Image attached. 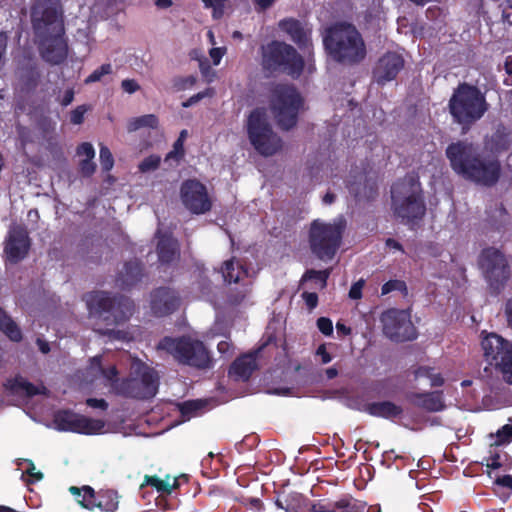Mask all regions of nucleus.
<instances>
[{
  "mask_svg": "<svg viewBox=\"0 0 512 512\" xmlns=\"http://www.w3.org/2000/svg\"><path fill=\"white\" fill-rule=\"evenodd\" d=\"M511 146L510 132L498 124L491 135L483 139V150L466 140L449 144L445 150L452 170L465 180L484 187L495 186L502 172L499 155Z\"/></svg>",
  "mask_w": 512,
  "mask_h": 512,
  "instance_id": "nucleus-1",
  "label": "nucleus"
},
{
  "mask_svg": "<svg viewBox=\"0 0 512 512\" xmlns=\"http://www.w3.org/2000/svg\"><path fill=\"white\" fill-rule=\"evenodd\" d=\"M261 67L269 75L284 74L298 79L305 67L304 58L297 49L283 41L273 40L260 47Z\"/></svg>",
  "mask_w": 512,
  "mask_h": 512,
  "instance_id": "nucleus-2",
  "label": "nucleus"
},
{
  "mask_svg": "<svg viewBox=\"0 0 512 512\" xmlns=\"http://www.w3.org/2000/svg\"><path fill=\"white\" fill-rule=\"evenodd\" d=\"M394 214L411 229L419 225L426 214L423 191L417 177L407 176L392 189Z\"/></svg>",
  "mask_w": 512,
  "mask_h": 512,
  "instance_id": "nucleus-3",
  "label": "nucleus"
},
{
  "mask_svg": "<svg viewBox=\"0 0 512 512\" xmlns=\"http://www.w3.org/2000/svg\"><path fill=\"white\" fill-rule=\"evenodd\" d=\"M448 106L453 120L461 125L463 133H466L488 110L485 96L478 87L468 83L458 85Z\"/></svg>",
  "mask_w": 512,
  "mask_h": 512,
  "instance_id": "nucleus-4",
  "label": "nucleus"
},
{
  "mask_svg": "<svg viewBox=\"0 0 512 512\" xmlns=\"http://www.w3.org/2000/svg\"><path fill=\"white\" fill-rule=\"evenodd\" d=\"M157 349L170 354L179 364L205 370L213 367V358L205 344L190 336H165Z\"/></svg>",
  "mask_w": 512,
  "mask_h": 512,
  "instance_id": "nucleus-5",
  "label": "nucleus"
},
{
  "mask_svg": "<svg viewBox=\"0 0 512 512\" xmlns=\"http://www.w3.org/2000/svg\"><path fill=\"white\" fill-rule=\"evenodd\" d=\"M87 307L91 314L103 317L108 325H119L130 319L134 312L131 298L106 291H92L85 295Z\"/></svg>",
  "mask_w": 512,
  "mask_h": 512,
  "instance_id": "nucleus-6",
  "label": "nucleus"
},
{
  "mask_svg": "<svg viewBox=\"0 0 512 512\" xmlns=\"http://www.w3.org/2000/svg\"><path fill=\"white\" fill-rule=\"evenodd\" d=\"M304 107V99L292 84H276L270 95V109L278 126L285 131L294 128Z\"/></svg>",
  "mask_w": 512,
  "mask_h": 512,
  "instance_id": "nucleus-7",
  "label": "nucleus"
},
{
  "mask_svg": "<svg viewBox=\"0 0 512 512\" xmlns=\"http://www.w3.org/2000/svg\"><path fill=\"white\" fill-rule=\"evenodd\" d=\"M344 228L342 223L313 220L308 233L312 254L322 261L332 260L341 245Z\"/></svg>",
  "mask_w": 512,
  "mask_h": 512,
  "instance_id": "nucleus-8",
  "label": "nucleus"
},
{
  "mask_svg": "<svg viewBox=\"0 0 512 512\" xmlns=\"http://www.w3.org/2000/svg\"><path fill=\"white\" fill-rule=\"evenodd\" d=\"M247 135L251 145L262 156L269 157L278 153L283 141L269 123L264 109L252 110L247 119Z\"/></svg>",
  "mask_w": 512,
  "mask_h": 512,
  "instance_id": "nucleus-9",
  "label": "nucleus"
},
{
  "mask_svg": "<svg viewBox=\"0 0 512 512\" xmlns=\"http://www.w3.org/2000/svg\"><path fill=\"white\" fill-rule=\"evenodd\" d=\"M477 264L491 294L499 295L511 277V268L505 254L495 247L484 248L478 256Z\"/></svg>",
  "mask_w": 512,
  "mask_h": 512,
  "instance_id": "nucleus-10",
  "label": "nucleus"
},
{
  "mask_svg": "<svg viewBox=\"0 0 512 512\" xmlns=\"http://www.w3.org/2000/svg\"><path fill=\"white\" fill-rule=\"evenodd\" d=\"M323 44L328 55L341 64L354 65L366 56L362 34H325Z\"/></svg>",
  "mask_w": 512,
  "mask_h": 512,
  "instance_id": "nucleus-11",
  "label": "nucleus"
},
{
  "mask_svg": "<svg viewBox=\"0 0 512 512\" xmlns=\"http://www.w3.org/2000/svg\"><path fill=\"white\" fill-rule=\"evenodd\" d=\"M481 346L489 365L501 372L506 383L512 384V343L496 333H489L482 339Z\"/></svg>",
  "mask_w": 512,
  "mask_h": 512,
  "instance_id": "nucleus-12",
  "label": "nucleus"
},
{
  "mask_svg": "<svg viewBox=\"0 0 512 512\" xmlns=\"http://www.w3.org/2000/svg\"><path fill=\"white\" fill-rule=\"evenodd\" d=\"M380 321L384 335L392 341L405 342L417 337V331L408 310L390 308L381 314Z\"/></svg>",
  "mask_w": 512,
  "mask_h": 512,
  "instance_id": "nucleus-13",
  "label": "nucleus"
},
{
  "mask_svg": "<svg viewBox=\"0 0 512 512\" xmlns=\"http://www.w3.org/2000/svg\"><path fill=\"white\" fill-rule=\"evenodd\" d=\"M159 377L157 372L145 366L139 377L123 379L118 385V393L134 399H150L158 391Z\"/></svg>",
  "mask_w": 512,
  "mask_h": 512,
  "instance_id": "nucleus-14",
  "label": "nucleus"
},
{
  "mask_svg": "<svg viewBox=\"0 0 512 512\" xmlns=\"http://www.w3.org/2000/svg\"><path fill=\"white\" fill-rule=\"evenodd\" d=\"M53 423L59 431L73 432L85 435L100 433L105 423L99 419H93L85 415L73 412L69 409L58 410L53 416Z\"/></svg>",
  "mask_w": 512,
  "mask_h": 512,
  "instance_id": "nucleus-15",
  "label": "nucleus"
},
{
  "mask_svg": "<svg viewBox=\"0 0 512 512\" xmlns=\"http://www.w3.org/2000/svg\"><path fill=\"white\" fill-rule=\"evenodd\" d=\"M184 206L193 214H205L211 210L212 202L206 186L197 179L185 180L180 188Z\"/></svg>",
  "mask_w": 512,
  "mask_h": 512,
  "instance_id": "nucleus-16",
  "label": "nucleus"
},
{
  "mask_svg": "<svg viewBox=\"0 0 512 512\" xmlns=\"http://www.w3.org/2000/svg\"><path fill=\"white\" fill-rule=\"evenodd\" d=\"M405 60L400 53L388 51L383 54L375 63L372 69V80L379 86L396 79L399 72L404 68Z\"/></svg>",
  "mask_w": 512,
  "mask_h": 512,
  "instance_id": "nucleus-17",
  "label": "nucleus"
},
{
  "mask_svg": "<svg viewBox=\"0 0 512 512\" xmlns=\"http://www.w3.org/2000/svg\"><path fill=\"white\" fill-rule=\"evenodd\" d=\"M39 36V52L43 60L50 64H60L65 61L68 53L66 34H35Z\"/></svg>",
  "mask_w": 512,
  "mask_h": 512,
  "instance_id": "nucleus-18",
  "label": "nucleus"
},
{
  "mask_svg": "<svg viewBox=\"0 0 512 512\" xmlns=\"http://www.w3.org/2000/svg\"><path fill=\"white\" fill-rule=\"evenodd\" d=\"M31 247V239L25 226L15 225L10 228L4 247V253L11 263L22 261Z\"/></svg>",
  "mask_w": 512,
  "mask_h": 512,
  "instance_id": "nucleus-19",
  "label": "nucleus"
},
{
  "mask_svg": "<svg viewBox=\"0 0 512 512\" xmlns=\"http://www.w3.org/2000/svg\"><path fill=\"white\" fill-rule=\"evenodd\" d=\"M32 19L36 32H63L62 11L57 3L47 7L38 5L32 12Z\"/></svg>",
  "mask_w": 512,
  "mask_h": 512,
  "instance_id": "nucleus-20",
  "label": "nucleus"
},
{
  "mask_svg": "<svg viewBox=\"0 0 512 512\" xmlns=\"http://www.w3.org/2000/svg\"><path fill=\"white\" fill-rule=\"evenodd\" d=\"M181 304V297L173 288L157 287L150 293V308L157 317H164L175 312Z\"/></svg>",
  "mask_w": 512,
  "mask_h": 512,
  "instance_id": "nucleus-21",
  "label": "nucleus"
},
{
  "mask_svg": "<svg viewBox=\"0 0 512 512\" xmlns=\"http://www.w3.org/2000/svg\"><path fill=\"white\" fill-rule=\"evenodd\" d=\"M145 277L144 263L134 258L124 262L122 268L116 274L115 283L120 289L129 291L141 283Z\"/></svg>",
  "mask_w": 512,
  "mask_h": 512,
  "instance_id": "nucleus-22",
  "label": "nucleus"
},
{
  "mask_svg": "<svg viewBox=\"0 0 512 512\" xmlns=\"http://www.w3.org/2000/svg\"><path fill=\"white\" fill-rule=\"evenodd\" d=\"M17 87L22 93H31L40 83L41 72L36 63L27 61L20 65L16 72Z\"/></svg>",
  "mask_w": 512,
  "mask_h": 512,
  "instance_id": "nucleus-23",
  "label": "nucleus"
},
{
  "mask_svg": "<svg viewBox=\"0 0 512 512\" xmlns=\"http://www.w3.org/2000/svg\"><path fill=\"white\" fill-rule=\"evenodd\" d=\"M406 399L413 406L428 412H438L445 407L442 391L409 392Z\"/></svg>",
  "mask_w": 512,
  "mask_h": 512,
  "instance_id": "nucleus-24",
  "label": "nucleus"
},
{
  "mask_svg": "<svg viewBox=\"0 0 512 512\" xmlns=\"http://www.w3.org/2000/svg\"><path fill=\"white\" fill-rule=\"evenodd\" d=\"M257 368L256 354L246 353L232 362L228 375L236 381H248Z\"/></svg>",
  "mask_w": 512,
  "mask_h": 512,
  "instance_id": "nucleus-25",
  "label": "nucleus"
},
{
  "mask_svg": "<svg viewBox=\"0 0 512 512\" xmlns=\"http://www.w3.org/2000/svg\"><path fill=\"white\" fill-rule=\"evenodd\" d=\"M4 386L12 394L24 395L26 397L47 395L48 393V390L44 385L36 386L20 375L7 380Z\"/></svg>",
  "mask_w": 512,
  "mask_h": 512,
  "instance_id": "nucleus-26",
  "label": "nucleus"
},
{
  "mask_svg": "<svg viewBox=\"0 0 512 512\" xmlns=\"http://www.w3.org/2000/svg\"><path fill=\"white\" fill-rule=\"evenodd\" d=\"M364 411L373 417L395 419L402 415L401 406L391 401L371 402L365 405Z\"/></svg>",
  "mask_w": 512,
  "mask_h": 512,
  "instance_id": "nucleus-27",
  "label": "nucleus"
},
{
  "mask_svg": "<svg viewBox=\"0 0 512 512\" xmlns=\"http://www.w3.org/2000/svg\"><path fill=\"white\" fill-rule=\"evenodd\" d=\"M156 251L162 264H170L179 256L178 241L170 235H163L158 240Z\"/></svg>",
  "mask_w": 512,
  "mask_h": 512,
  "instance_id": "nucleus-28",
  "label": "nucleus"
},
{
  "mask_svg": "<svg viewBox=\"0 0 512 512\" xmlns=\"http://www.w3.org/2000/svg\"><path fill=\"white\" fill-rule=\"evenodd\" d=\"M119 507V495L114 489H100L96 491V500H93V510L96 508L103 512H115Z\"/></svg>",
  "mask_w": 512,
  "mask_h": 512,
  "instance_id": "nucleus-29",
  "label": "nucleus"
},
{
  "mask_svg": "<svg viewBox=\"0 0 512 512\" xmlns=\"http://www.w3.org/2000/svg\"><path fill=\"white\" fill-rule=\"evenodd\" d=\"M221 273L223 280L226 283H238L241 279L247 277L248 270L245 268L239 260L231 258L224 261L221 267Z\"/></svg>",
  "mask_w": 512,
  "mask_h": 512,
  "instance_id": "nucleus-30",
  "label": "nucleus"
},
{
  "mask_svg": "<svg viewBox=\"0 0 512 512\" xmlns=\"http://www.w3.org/2000/svg\"><path fill=\"white\" fill-rule=\"evenodd\" d=\"M68 491L74 496L75 501L84 509L93 511V500H96V491L89 485L81 487L70 486Z\"/></svg>",
  "mask_w": 512,
  "mask_h": 512,
  "instance_id": "nucleus-31",
  "label": "nucleus"
},
{
  "mask_svg": "<svg viewBox=\"0 0 512 512\" xmlns=\"http://www.w3.org/2000/svg\"><path fill=\"white\" fill-rule=\"evenodd\" d=\"M147 486L155 488L161 494L170 495L172 490L178 486V482L177 479H174L173 484H170L168 480H162L156 475H145L144 481L139 487L143 498H145V488Z\"/></svg>",
  "mask_w": 512,
  "mask_h": 512,
  "instance_id": "nucleus-32",
  "label": "nucleus"
},
{
  "mask_svg": "<svg viewBox=\"0 0 512 512\" xmlns=\"http://www.w3.org/2000/svg\"><path fill=\"white\" fill-rule=\"evenodd\" d=\"M0 330L14 342L22 339V333L18 325L7 313L0 307Z\"/></svg>",
  "mask_w": 512,
  "mask_h": 512,
  "instance_id": "nucleus-33",
  "label": "nucleus"
},
{
  "mask_svg": "<svg viewBox=\"0 0 512 512\" xmlns=\"http://www.w3.org/2000/svg\"><path fill=\"white\" fill-rule=\"evenodd\" d=\"M310 499L298 492H291L285 497L286 512H309Z\"/></svg>",
  "mask_w": 512,
  "mask_h": 512,
  "instance_id": "nucleus-34",
  "label": "nucleus"
},
{
  "mask_svg": "<svg viewBox=\"0 0 512 512\" xmlns=\"http://www.w3.org/2000/svg\"><path fill=\"white\" fill-rule=\"evenodd\" d=\"M333 510V512H368L365 508V504L350 495H346L334 501Z\"/></svg>",
  "mask_w": 512,
  "mask_h": 512,
  "instance_id": "nucleus-35",
  "label": "nucleus"
},
{
  "mask_svg": "<svg viewBox=\"0 0 512 512\" xmlns=\"http://www.w3.org/2000/svg\"><path fill=\"white\" fill-rule=\"evenodd\" d=\"M159 119L155 114H146L131 118L127 123L128 132H135L141 128L157 129Z\"/></svg>",
  "mask_w": 512,
  "mask_h": 512,
  "instance_id": "nucleus-36",
  "label": "nucleus"
},
{
  "mask_svg": "<svg viewBox=\"0 0 512 512\" xmlns=\"http://www.w3.org/2000/svg\"><path fill=\"white\" fill-rule=\"evenodd\" d=\"M181 416L188 420L205 407L202 400H188L178 405Z\"/></svg>",
  "mask_w": 512,
  "mask_h": 512,
  "instance_id": "nucleus-37",
  "label": "nucleus"
},
{
  "mask_svg": "<svg viewBox=\"0 0 512 512\" xmlns=\"http://www.w3.org/2000/svg\"><path fill=\"white\" fill-rule=\"evenodd\" d=\"M278 27L281 32H305L308 30L304 21L295 18H286L281 20Z\"/></svg>",
  "mask_w": 512,
  "mask_h": 512,
  "instance_id": "nucleus-38",
  "label": "nucleus"
},
{
  "mask_svg": "<svg viewBox=\"0 0 512 512\" xmlns=\"http://www.w3.org/2000/svg\"><path fill=\"white\" fill-rule=\"evenodd\" d=\"M161 163V157L156 154H151L145 157L138 165V170L141 173H148L155 171L159 168Z\"/></svg>",
  "mask_w": 512,
  "mask_h": 512,
  "instance_id": "nucleus-39",
  "label": "nucleus"
},
{
  "mask_svg": "<svg viewBox=\"0 0 512 512\" xmlns=\"http://www.w3.org/2000/svg\"><path fill=\"white\" fill-rule=\"evenodd\" d=\"M392 291H400L403 295H407L408 288L405 281L398 279L389 280L385 282L381 287L382 295H387Z\"/></svg>",
  "mask_w": 512,
  "mask_h": 512,
  "instance_id": "nucleus-40",
  "label": "nucleus"
},
{
  "mask_svg": "<svg viewBox=\"0 0 512 512\" xmlns=\"http://www.w3.org/2000/svg\"><path fill=\"white\" fill-rule=\"evenodd\" d=\"M331 270L330 269H324V270H314L310 269L305 272L303 275V280H318L321 282V288L326 287L327 280L330 276Z\"/></svg>",
  "mask_w": 512,
  "mask_h": 512,
  "instance_id": "nucleus-41",
  "label": "nucleus"
},
{
  "mask_svg": "<svg viewBox=\"0 0 512 512\" xmlns=\"http://www.w3.org/2000/svg\"><path fill=\"white\" fill-rule=\"evenodd\" d=\"M378 194V187L376 181L367 180L364 186V192L362 193L360 190L355 191L356 198H365L370 201L373 200Z\"/></svg>",
  "mask_w": 512,
  "mask_h": 512,
  "instance_id": "nucleus-42",
  "label": "nucleus"
},
{
  "mask_svg": "<svg viewBox=\"0 0 512 512\" xmlns=\"http://www.w3.org/2000/svg\"><path fill=\"white\" fill-rule=\"evenodd\" d=\"M206 7L212 9L213 17L218 19L223 16L229 0H202Z\"/></svg>",
  "mask_w": 512,
  "mask_h": 512,
  "instance_id": "nucleus-43",
  "label": "nucleus"
},
{
  "mask_svg": "<svg viewBox=\"0 0 512 512\" xmlns=\"http://www.w3.org/2000/svg\"><path fill=\"white\" fill-rule=\"evenodd\" d=\"M248 292L247 287H242L239 290H230L227 294L226 301L231 306L240 305L245 300Z\"/></svg>",
  "mask_w": 512,
  "mask_h": 512,
  "instance_id": "nucleus-44",
  "label": "nucleus"
},
{
  "mask_svg": "<svg viewBox=\"0 0 512 512\" xmlns=\"http://www.w3.org/2000/svg\"><path fill=\"white\" fill-rule=\"evenodd\" d=\"M112 72V65L109 63L102 64L100 67L95 69L86 79L85 83H94L102 79L103 76L108 75Z\"/></svg>",
  "mask_w": 512,
  "mask_h": 512,
  "instance_id": "nucleus-45",
  "label": "nucleus"
},
{
  "mask_svg": "<svg viewBox=\"0 0 512 512\" xmlns=\"http://www.w3.org/2000/svg\"><path fill=\"white\" fill-rule=\"evenodd\" d=\"M100 163L103 171H110L114 165V158L107 146L100 147Z\"/></svg>",
  "mask_w": 512,
  "mask_h": 512,
  "instance_id": "nucleus-46",
  "label": "nucleus"
},
{
  "mask_svg": "<svg viewBox=\"0 0 512 512\" xmlns=\"http://www.w3.org/2000/svg\"><path fill=\"white\" fill-rule=\"evenodd\" d=\"M496 444L503 445L512 442V424H505L496 432Z\"/></svg>",
  "mask_w": 512,
  "mask_h": 512,
  "instance_id": "nucleus-47",
  "label": "nucleus"
},
{
  "mask_svg": "<svg viewBox=\"0 0 512 512\" xmlns=\"http://www.w3.org/2000/svg\"><path fill=\"white\" fill-rule=\"evenodd\" d=\"M91 109L89 105L83 104L77 106L70 113V122L74 125H80L84 122L85 114Z\"/></svg>",
  "mask_w": 512,
  "mask_h": 512,
  "instance_id": "nucleus-48",
  "label": "nucleus"
},
{
  "mask_svg": "<svg viewBox=\"0 0 512 512\" xmlns=\"http://www.w3.org/2000/svg\"><path fill=\"white\" fill-rule=\"evenodd\" d=\"M334 501L318 500L310 501L309 512H333Z\"/></svg>",
  "mask_w": 512,
  "mask_h": 512,
  "instance_id": "nucleus-49",
  "label": "nucleus"
},
{
  "mask_svg": "<svg viewBox=\"0 0 512 512\" xmlns=\"http://www.w3.org/2000/svg\"><path fill=\"white\" fill-rule=\"evenodd\" d=\"M185 150H184V142L181 139H177L173 144V150L170 151L167 155L165 160L168 161L169 159H176L180 160L184 157Z\"/></svg>",
  "mask_w": 512,
  "mask_h": 512,
  "instance_id": "nucleus-50",
  "label": "nucleus"
},
{
  "mask_svg": "<svg viewBox=\"0 0 512 512\" xmlns=\"http://www.w3.org/2000/svg\"><path fill=\"white\" fill-rule=\"evenodd\" d=\"M97 332L112 340H125L127 338V332L114 328L97 329Z\"/></svg>",
  "mask_w": 512,
  "mask_h": 512,
  "instance_id": "nucleus-51",
  "label": "nucleus"
},
{
  "mask_svg": "<svg viewBox=\"0 0 512 512\" xmlns=\"http://www.w3.org/2000/svg\"><path fill=\"white\" fill-rule=\"evenodd\" d=\"M213 94H214V90L212 88H206L204 91H201V92L191 96L189 99H187L185 102L182 103V106L185 108L190 107L205 97L213 96Z\"/></svg>",
  "mask_w": 512,
  "mask_h": 512,
  "instance_id": "nucleus-52",
  "label": "nucleus"
},
{
  "mask_svg": "<svg viewBox=\"0 0 512 512\" xmlns=\"http://www.w3.org/2000/svg\"><path fill=\"white\" fill-rule=\"evenodd\" d=\"M317 328L325 336L333 334V323L328 317H319L316 322Z\"/></svg>",
  "mask_w": 512,
  "mask_h": 512,
  "instance_id": "nucleus-53",
  "label": "nucleus"
},
{
  "mask_svg": "<svg viewBox=\"0 0 512 512\" xmlns=\"http://www.w3.org/2000/svg\"><path fill=\"white\" fill-rule=\"evenodd\" d=\"M96 170V164L93 159H83L79 163V171L83 177H90Z\"/></svg>",
  "mask_w": 512,
  "mask_h": 512,
  "instance_id": "nucleus-54",
  "label": "nucleus"
},
{
  "mask_svg": "<svg viewBox=\"0 0 512 512\" xmlns=\"http://www.w3.org/2000/svg\"><path fill=\"white\" fill-rule=\"evenodd\" d=\"M234 345L232 342L223 340L217 344V350L222 357L229 359L234 355Z\"/></svg>",
  "mask_w": 512,
  "mask_h": 512,
  "instance_id": "nucleus-55",
  "label": "nucleus"
},
{
  "mask_svg": "<svg viewBox=\"0 0 512 512\" xmlns=\"http://www.w3.org/2000/svg\"><path fill=\"white\" fill-rule=\"evenodd\" d=\"M77 155L84 156L85 159H93L95 157V150L91 143L83 142L77 147Z\"/></svg>",
  "mask_w": 512,
  "mask_h": 512,
  "instance_id": "nucleus-56",
  "label": "nucleus"
},
{
  "mask_svg": "<svg viewBox=\"0 0 512 512\" xmlns=\"http://www.w3.org/2000/svg\"><path fill=\"white\" fill-rule=\"evenodd\" d=\"M197 79L195 76L190 75L186 77L179 78L175 81L174 86L177 88V90H186L188 88H191L195 85Z\"/></svg>",
  "mask_w": 512,
  "mask_h": 512,
  "instance_id": "nucleus-57",
  "label": "nucleus"
},
{
  "mask_svg": "<svg viewBox=\"0 0 512 512\" xmlns=\"http://www.w3.org/2000/svg\"><path fill=\"white\" fill-rule=\"evenodd\" d=\"M364 280L360 279L359 281L352 284L350 290H349V297L353 300H358L362 297V289L364 287Z\"/></svg>",
  "mask_w": 512,
  "mask_h": 512,
  "instance_id": "nucleus-58",
  "label": "nucleus"
},
{
  "mask_svg": "<svg viewBox=\"0 0 512 512\" xmlns=\"http://www.w3.org/2000/svg\"><path fill=\"white\" fill-rule=\"evenodd\" d=\"M302 298L309 310H313L318 305V295L315 292H303Z\"/></svg>",
  "mask_w": 512,
  "mask_h": 512,
  "instance_id": "nucleus-59",
  "label": "nucleus"
},
{
  "mask_svg": "<svg viewBox=\"0 0 512 512\" xmlns=\"http://www.w3.org/2000/svg\"><path fill=\"white\" fill-rule=\"evenodd\" d=\"M121 87L129 94L135 93L140 89L139 84L134 79H124L121 83Z\"/></svg>",
  "mask_w": 512,
  "mask_h": 512,
  "instance_id": "nucleus-60",
  "label": "nucleus"
},
{
  "mask_svg": "<svg viewBox=\"0 0 512 512\" xmlns=\"http://www.w3.org/2000/svg\"><path fill=\"white\" fill-rule=\"evenodd\" d=\"M225 52H226L225 47H214V48L210 49L209 55H210L214 65H218L220 63Z\"/></svg>",
  "mask_w": 512,
  "mask_h": 512,
  "instance_id": "nucleus-61",
  "label": "nucleus"
},
{
  "mask_svg": "<svg viewBox=\"0 0 512 512\" xmlns=\"http://www.w3.org/2000/svg\"><path fill=\"white\" fill-rule=\"evenodd\" d=\"M86 405L94 408V409H101V410H107L108 403L105 399H98V398H88L86 400Z\"/></svg>",
  "mask_w": 512,
  "mask_h": 512,
  "instance_id": "nucleus-62",
  "label": "nucleus"
},
{
  "mask_svg": "<svg viewBox=\"0 0 512 512\" xmlns=\"http://www.w3.org/2000/svg\"><path fill=\"white\" fill-rule=\"evenodd\" d=\"M316 356H319L321 358L322 364H328L332 360V356L327 351L326 344H321L318 346L316 350Z\"/></svg>",
  "mask_w": 512,
  "mask_h": 512,
  "instance_id": "nucleus-63",
  "label": "nucleus"
},
{
  "mask_svg": "<svg viewBox=\"0 0 512 512\" xmlns=\"http://www.w3.org/2000/svg\"><path fill=\"white\" fill-rule=\"evenodd\" d=\"M504 315L506 318L507 326L512 330V297L509 298L505 303Z\"/></svg>",
  "mask_w": 512,
  "mask_h": 512,
  "instance_id": "nucleus-64",
  "label": "nucleus"
}]
</instances>
